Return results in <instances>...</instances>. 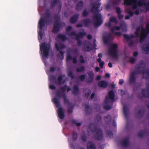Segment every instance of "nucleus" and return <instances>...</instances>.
<instances>
[{
    "mask_svg": "<svg viewBox=\"0 0 149 149\" xmlns=\"http://www.w3.org/2000/svg\"><path fill=\"white\" fill-rule=\"evenodd\" d=\"M87 149H96L95 145L92 142H89L87 145Z\"/></svg>",
    "mask_w": 149,
    "mask_h": 149,
    "instance_id": "nucleus-15",
    "label": "nucleus"
},
{
    "mask_svg": "<svg viewBox=\"0 0 149 149\" xmlns=\"http://www.w3.org/2000/svg\"><path fill=\"white\" fill-rule=\"evenodd\" d=\"M116 10L117 13L118 14V17L120 18H121L123 17V15H122L120 13V9L119 8H116Z\"/></svg>",
    "mask_w": 149,
    "mask_h": 149,
    "instance_id": "nucleus-33",
    "label": "nucleus"
},
{
    "mask_svg": "<svg viewBox=\"0 0 149 149\" xmlns=\"http://www.w3.org/2000/svg\"><path fill=\"white\" fill-rule=\"evenodd\" d=\"M105 77L107 78H109L110 77V74L108 73H107L105 74Z\"/></svg>",
    "mask_w": 149,
    "mask_h": 149,
    "instance_id": "nucleus-64",
    "label": "nucleus"
},
{
    "mask_svg": "<svg viewBox=\"0 0 149 149\" xmlns=\"http://www.w3.org/2000/svg\"><path fill=\"white\" fill-rule=\"evenodd\" d=\"M149 32V24L147 25L146 29L144 30L142 27L138 29L135 33V37H138L141 34V39L144 38L147 34Z\"/></svg>",
    "mask_w": 149,
    "mask_h": 149,
    "instance_id": "nucleus-7",
    "label": "nucleus"
},
{
    "mask_svg": "<svg viewBox=\"0 0 149 149\" xmlns=\"http://www.w3.org/2000/svg\"><path fill=\"white\" fill-rule=\"evenodd\" d=\"M72 52L74 53L77 54L78 53V50L77 49H75L73 50Z\"/></svg>",
    "mask_w": 149,
    "mask_h": 149,
    "instance_id": "nucleus-57",
    "label": "nucleus"
},
{
    "mask_svg": "<svg viewBox=\"0 0 149 149\" xmlns=\"http://www.w3.org/2000/svg\"><path fill=\"white\" fill-rule=\"evenodd\" d=\"M44 17L41 18L38 22V27L39 29L38 31L39 36L40 38L41 39H42L43 34L42 29L43 27L45 26V23L48 25L52 22V19L51 17V13L49 9H47L44 14Z\"/></svg>",
    "mask_w": 149,
    "mask_h": 149,
    "instance_id": "nucleus-1",
    "label": "nucleus"
},
{
    "mask_svg": "<svg viewBox=\"0 0 149 149\" xmlns=\"http://www.w3.org/2000/svg\"><path fill=\"white\" fill-rule=\"evenodd\" d=\"M67 87V86L66 85H64L60 89L61 91L63 92H65L66 90Z\"/></svg>",
    "mask_w": 149,
    "mask_h": 149,
    "instance_id": "nucleus-34",
    "label": "nucleus"
},
{
    "mask_svg": "<svg viewBox=\"0 0 149 149\" xmlns=\"http://www.w3.org/2000/svg\"><path fill=\"white\" fill-rule=\"evenodd\" d=\"M85 78V76L84 74H83L80 75L79 77V79L81 81H83L84 80Z\"/></svg>",
    "mask_w": 149,
    "mask_h": 149,
    "instance_id": "nucleus-43",
    "label": "nucleus"
},
{
    "mask_svg": "<svg viewBox=\"0 0 149 149\" xmlns=\"http://www.w3.org/2000/svg\"><path fill=\"white\" fill-rule=\"evenodd\" d=\"M73 63L75 64L77 62V58L75 57H74L72 59Z\"/></svg>",
    "mask_w": 149,
    "mask_h": 149,
    "instance_id": "nucleus-54",
    "label": "nucleus"
},
{
    "mask_svg": "<svg viewBox=\"0 0 149 149\" xmlns=\"http://www.w3.org/2000/svg\"><path fill=\"white\" fill-rule=\"evenodd\" d=\"M65 74H61L57 78V80L58 81V84L59 85H61L62 84H64L65 82L64 81L62 82L63 78L65 77Z\"/></svg>",
    "mask_w": 149,
    "mask_h": 149,
    "instance_id": "nucleus-20",
    "label": "nucleus"
},
{
    "mask_svg": "<svg viewBox=\"0 0 149 149\" xmlns=\"http://www.w3.org/2000/svg\"><path fill=\"white\" fill-rule=\"evenodd\" d=\"M79 16V15L78 14H76L72 17L70 20V22L72 24L75 23L78 20V18Z\"/></svg>",
    "mask_w": 149,
    "mask_h": 149,
    "instance_id": "nucleus-12",
    "label": "nucleus"
},
{
    "mask_svg": "<svg viewBox=\"0 0 149 149\" xmlns=\"http://www.w3.org/2000/svg\"><path fill=\"white\" fill-rule=\"evenodd\" d=\"M71 123L72 124H75L77 126H80L81 125V123H77V120H73L71 121Z\"/></svg>",
    "mask_w": 149,
    "mask_h": 149,
    "instance_id": "nucleus-32",
    "label": "nucleus"
},
{
    "mask_svg": "<svg viewBox=\"0 0 149 149\" xmlns=\"http://www.w3.org/2000/svg\"><path fill=\"white\" fill-rule=\"evenodd\" d=\"M81 23L84 25L85 26L88 27L91 22L90 20L89 19H84L81 20Z\"/></svg>",
    "mask_w": 149,
    "mask_h": 149,
    "instance_id": "nucleus-16",
    "label": "nucleus"
},
{
    "mask_svg": "<svg viewBox=\"0 0 149 149\" xmlns=\"http://www.w3.org/2000/svg\"><path fill=\"white\" fill-rule=\"evenodd\" d=\"M58 38L61 40L63 41H65L66 39V36L64 35L59 34L58 36Z\"/></svg>",
    "mask_w": 149,
    "mask_h": 149,
    "instance_id": "nucleus-26",
    "label": "nucleus"
},
{
    "mask_svg": "<svg viewBox=\"0 0 149 149\" xmlns=\"http://www.w3.org/2000/svg\"><path fill=\"white\" fill-rule=\"evenodd\" d=\"M65 74H61L57 78V80L58 81V84L59 85H61L62 84H64L65 82L64 81L62 82L63 78L65 77Z\"/></svg>",
    "mask_w": 149,
    "mask_h": 149,
    "instance_id": "nucleus-19",
    "label": "nucleus"
},
{
    "mask_svg": "<svg viewBox=\"0 0 149 149\" xmlns=\"http://www.w3.org/2000/svg\"><path fill=\"white\" fill-rule=\"evenodd\" d=\"M68 76L71 77L72 79L74 78V76L72 72L71 71H70L68 73Z\"/></svg>",
    "mask_w": 149,
    "mask_h": 149,
    "instance_id": "nucleus-40",
    "label": "nucleus"
},
{
    "mask_svg": "<svg viewBox=\"0 0 149 149\" xmlns=\"http://www.w3.org/2000/svg\"><path fill=\"white\" fill-rule=\"evenodd\" d=\"M99 86L100 87H102V80H101L98 83Z\"/></svg>",
    "mask_w": 149,
    "mask_h": 149,
    "instance_id": "nucleus-53",
    "label": "nucleus"
},
{
    "mask_svg": "<svg viewBox=\"0 0 149 149\" xmlns=\"http://www.w3.org/2000/svg\"><path fill=\"white\" fill-rule=\"evenodd\" d=\"M117 47V45L116 44H113L112 45V48L113 49V52L115 53L116 52L115 49Z\"/></svg>",
    "mask_w": 149,
    "mask_h": 149,
    "instance_id": "nucleus-50",
    "label": "nucleus"
},
{
    "mask_svg": "<svg viewBox=\"0 0 149 149\" xmlns=\"http://www.w3.org/2000/svg\"><path fill=\"white\" fill-rule=\"evenodd\" d=\"M62 3L61 2H59V6L58 7V13H59L61 10V8L62 7Z\"/></svg>",
    "mask_w": 149,
    "mask_h": 149,
    "instance_id": "nucleus-37",
    "label": "nucleus"
},
{
    "mask_svg": "<svg viewBox=\"0 0 149 149\" xmlns=\"http://www.w3.org/2000/svg\"><path fill=\"white\" fill-rule=\"evenodd\" d=\"M95 70L96 72H98L100 70V68L99 67H97L95 68Z\"/></svg>",
    "mask_w": 149,
    "mask_h": 149,
    "instance_id": "nucleus-63",
    "label": "nucleus"
},
{
    "mask_svg": "<svg viewBox=\"0 0 149 149\" xmlns=\"http://www.w3.org/2000/svg\"><path fill=\"white\" fill-rule=\"evenodd\" d=\"M72 29V27L70 26H68L66 29V31L68 32V33H70L71 32H69Z\"/></svg>",
    "mask_w": 149,
    "mask_h": 149,
    "instance_id": "nucleus-39",
    "label": "nucleus"
},
{
    "mask_svg": "<svg viewBox=\"0 0 149 149\" xmlns=\"http://www.w3.org/2000/svg\"><path fill=\"white\" fill-rule=\"evenodd\" d=\"M96 40L93 41V43L90 42L88 41H86L84 43V49L86 52H89L93 49H96Z\"/></svg>",
    "mask_w": 149,
    "mask_h": 149,
    "instance_id": "nucleus-8",
    "label": "nucleus"
},
{
    "mask_svg": "<svg viewBox=\"0 0 149 149\" xmlns=\"http://www.w3.org/2000/svg\"><path fill=\"white\" fill-rule=\"evenodd\" d=\"M49 88L50 89L52 90L55 89L56 88V87L52 85H50L49 86Z\"/></svg>",
    "mask_w": 149,
    "mask_h": 149,
    "instance_id": "nucleus-52",
    "label": "nucleus"
},
{
    "mask_svg": "<svg viewBox=\"0 0 149 149\" xmlns=\"http://www.w3.org/2000/svg\"><path fill=\"white\" fill-rule=\"evenodd\" d=\"M91 93V90H89V92L86 93V94H85V97H86L87 98H88L89 97Z\"/></svg>",
    "mask_w": 149,
    "mask_h": 149,
    "instance_id": "nucleus-48",
    "label": "nucleus"
},
{
    "mask_svg": "<svg viewBox=\"0 0 149 149\" xmlns=\"http://www.w3.org/2000/svg\"><path fill=\"white\" fill-rule=\"evenodd\" d=\"M65 25V24L64 22H59L58 21H55L53 25V32L55 34L58 33L59 31L60 28L64 27Z\"/></svg>",
    "mask_w": 149,
    "mask_h": 149,
    "instance_id": "nucleus-9",
    "label": "nucleus"
},
{
    "mask_svg": "<svg viewBox=\"0 0 149 149\" xmlns=\"http://www.w3.org/2000/svg\"><path fill=\"white\" fill-rule=\"evenodd\" d=\"M77 35L78 36V38H82L86 35V33L84 32H80L78 34H77Z\"/></svg>",
    "mask_w": 149,
    "mask_h": 149,
    "instance_id": "nucleus-28",
    "label": "nucleus"
},
{
    "mask_svg": "<svg viewBox=\"0 0 149 149\" xmlns=\"http://www.w3.org/2000/svg\"><path fill=\"white\" fill-rule=\"evenodd\" d=\"M79 60L80 62L82 63H84L85 62L83 56L82 55L80 56Z\"/></svg>",
    "mask_w": 149,
    "mask_h": 149,
    "instance_id": "nucleus-35",
    "label": "nucleus"
},
{
    "mask_svg": "<svg viewBox=\"0 0 149 149\" xmlns=\"http://www.w3.org/2000/svg\"><path fill=\"white\" fill-rule=\"evenodd\" d=\"M99 3H94L91 10V12L94 14H95L93 16V18L94 21L93 24V26L94 28H96L100 26L102 24V21L101 19V15L99 13L96 14L99 12L98 8L100 6Z\"/></svg>",
    "mask_w": 149,
    "mask_h": 149,
    "instance_id": "nucleus-2",
    "label": "nucleus"
},
{
    "mask_svg": "<svg viewBox=\"0 0 149 149\" xmlns=\"http://www.w3.org/2000/svg\"><path fill=\"white\" fill-rule=\"evenodd\" d=\"M70 107H68L67 111L69 113H71L72 112L73 110L74 107V105L72 104L70 105H69Z\"/></svg>",
    "mask_w": 149,
    "mask_h": 149,
    "instance_id": "nucleus-25",
    "label": "nucleus"
},
{
    "mask_svg": "<svg viewBox=\"0 0 149 149\" xmlns=\"http://www.w3.org/2000/svg\"><path fill=\"white\" fill-rule=\"evenodd\" d=\"M84 6V2L83 1H80L78 3L75 7L76 10L78 11H80L83 8Z\"/></svg>",
    "mask_w": 149,
    "mask_h": 149,
    "instance_id": "nucleus-11",
    "label": "nucleus"
},
{
    "mask_svg": "<svg viewBox=\"0 0 149 149\" xmlns=\"http://www.w3.org/2000/svg\"><path fill=\"white\" fill-rule=\"evenodd\" d=\"M101 79V77L100 76L98 75L97 76L96 79L97 81H99Z\"/></svg>",
    "mask_w": 149,
    "mask_h": 149,
    "instance_id": "nucleus-60",
    "label": "nucleus"
},
{
    "mask_svg": "<svg viewBox=\"0 0 149 149\" xmlns=\"http://www.w3.org/2000/svg\"><path fill=\"white\" fill-rule=\"evenodd\" d=\"M54 18L55 19V21H58V22H59L61 19V15L59 13L56 14L54 16Z\"/></svg>",
    "mask_w": 149,
    "mask_h": 149,
    "instance_id": "nucleus-29",
    "label": "nucleus"
},
{
    "mask_svg": "<svg viewBox=\"0 0 149 149\" xmlns=\"http://www.w3.org/2000/svg\"><path fill=\"white\" fill-rule=\"evenodd\" d=\"M55 47L57 50L59 51L61 49L65 48V46L64 44L61 43L58 44V43H56L55 44Z\"/></svg>",
    "mask_w": 149,
    "mask_h": 149,
    "instance_id": "nucleus-14",
    "label": "nucleus"
},
{
    "mask_svg": "<svg viewBox=\"0 0 149 149\" xmlns=\"http://www.w3.org/2000/svg\"><path fill=\"white\" fill-rule=\"evenodd\" d=\"M49 79L51 81H56V77L54 75H51L49 77Z\"/></svg>",
    "mask_w": 149,
    "mask_h": 149,
    "instance_id": "nucleus-36",
    "label": "nucleus"
},
{
    "mask_svg": "<svg viewBox=\"0 0 149 149\" xmlns=\"http://www.w3.org/2000/svg\"><path fill=\"white\" fill-rule=\"evenodd\" d=\"M107 83L106 82H103V88H105L107 86Z\"/></svg>",
    "mask_w": 149,
    "mask_h": 149,
    "instance_id": "nucleus-56",
    "label": "nucleus"
},
{
    "mask_svg": "<svg viewBox=\"0 0 149 149\" xmlns=\"http://www.w3.org/2000/svg\"><path fill=\"white\" fill-rule=\"evenodd\" d=\"M53 102L55 104L56 107L59 108L57 110V112L58 117L61 119H64L65 117V113L63 108L60 107V103L58 99L56 97H54L53 99Z\"/></svg>",
    "mask_w": 149,
    "mask_h": 149,
    "instance_id": "nucleus-5",
    "label": "nucleus"
},
{
    "mask_svg": "<svg viewBox=\"0 0 149 149\" xmlns=\"http://www.w3.org/2000/svg\"><path fill=\"white\" fill-rule=\"evenodd\" d=\"M95 95V93H93L91 95V98L92 99H93Z\"/></svg>",
    "mask_w": 149,
    "mask_h": 149,
    "instance_id": "nucleus-58",
    "label": "nucleus"
},
{
    "mask_svg": "<svg viewBox=\"0 0 149 149\" xmlns=\"http://www.w3.org/2000/svg\"><path fill=\"white\" fill-rule=\"evenodd\" d=\"M143 52L144 53H149V44L145 45L143 49Z\"/></svg>",
    "mask_w": 149,
    "mask_h": 149,
    "instance_id": "nucleus-24",
    "label": "nucleus"
},
{
    "mask_svg": "<svg viewBox=\"0 0 149 149\" xmlns=\"http://www.w3.org/2000/svg\"><path fill=\"white\" fill-rule=\"evenodd\" d=\"M85 70V67L84 66H81L80 68H77L76 69V71L77 72H81Z\"/></svg>",
    "mask_w": 149,
    "mask_h": 149,
    "instance_id": "nucleus-27",
    "label": "nucleus"
},
{
    "mask_svg": "<svg viewBox=\"0 0 149 149\" xmlns=\"http://www.w3.org/2000/svg\"><path fill=\"white\" fill-rule=\"evenodd\" d=\"M65 52L60 51V53L58 54L57 55V57L59 60H63L64 57Z\"/></svg>",
    "mask_w": 149,
    "mask_h": 149,
    "instance_id": "nucleus-23",
    "label": "nucleus"
},
{
    "mask_svg": "<svg viewBox=\"0 0 149 149\" xmlns=\"http://www.w3.org/2000/svg\"><path fill=\"white\" fill-rule=\"evenodd\" d=\"M82 24H78L76 25V26L77 27H82L83 26Z\"/></svg>",
    "mask_w": 149,
    "mask_h": 149,
    "instance_id": "nucleus-59",
    "label": "nucleus"
},
{
    "mask_svg": "<svg viewBox=\"0 0 149 149\" xmlns=\"http://www.w3.org/2000/svg\"><path fill=\"white\" fill-rule=\"evenodd\" d=\"M81 139L83 142H85L87 140V137L85 133L84 134H81Z\"/></svg>",
    "mask_w": 149,
    "mask_h": 149,
    "instance_id": "nucleus-30",
    "label": "nucleus"
},
{
    "mask_svg": "<svg viewBox=\"0 0 149 149\" xmlns=\"http://www.w3.org/2000/svg\"><path fill=\"white\" fill-rule=\"evenodd\" d=\"M56 68L53 66H52L49 68V71L52 72H54L56 70Z\"/></svg>",
    "mask_w": 149,
    "mask_h": 149,
    "instance_id": "nucleus-46",
    "label": "nucleus"
},
{
    "mask_svg": "<svg viewBox=\"0 0 149 149\" xmlns=\"http://www.w3.org/2000/svg\"><path fill=\"white\" fill-rule=\"evenodd\" d=\"M78 137V134L77 132H74L72 135V139L73 141H76Z\"/></svg>",
    "mask_w": 149,
    "mask_h": 149,
    "instance_id": "nucleus-31",
    "label": "nucleus"
},
{
    "mask_svg": "<svg viewBox=\"0 0 149 149\" xmlns=\"http://www.w3.org/2000/svg\"><path fill=\"white\" fill-rule=\"evenodd\" d=\"M79 92V89L78 86L77 85H75L73 86V90L72 93L75 95H77Z\"/></svg>",
    "mask_w": 149,
    "mask_h": 149,
    "instance_id": "nucleus-22",
    "label": "nucleus"
},
{
    "mask_svg": "<svg viewBox=\"0 0 149 149\" xmlns=\"http://www.w3.org/2000/svg\"><path fill=\"white\" fill-rule=\"evenodd\" d=\"M62 97L63 99L65 104H67L68 106L72 104L70 102L69 99L67 98L66 95L65 93L62 94Z\"/></svg>",
    "mask_w": 149,
    "mask_h": 149,
    "instance_id": "nucleus-13",
    "label": "nucleus"
},
{
    "mask_svg": "<svg viewBox=\"0 0 149 149\" xmlns=\"http://www.w3.org/2000/svg\"><path fill=\"white\" fill-rule=\"evenodd\" d=\"M88 15V13L86 9H85L83 13V16L84 17H86Z\"/></svg>",
    "mask_w": 149,
    "mask_h": 149,
    "instance_id": "nucleus-44",
    "label": "nucleus"
},
{
    "mask_svg": "<svg viewBox=\"0 0 149 149\" xmlns=\"http://www.w3.org/2000/svg\"><path fill=\"white\" fill-rule=\"evenodd\" d=\"M120 29V28L118 26H116L114 27L112 30L113 31L115 32L116 31Z\"/></svg>",
    "mask_w": 149,
    "mask_h": 149,
    "instance_id": "nucleus-51",
    "label": "nucleus"
},
{
    "mask_svg": "<svg viewBox=\"0 0 149 149\" xmlns=\"http://www.w3.org/2000/svg\"><path fill=\"white\" fill-rule=\"evenodd\" d=\"M124 38L127 39H129L130 37H129L127 35H124Z\"/></svg>",
    "mask_w": 149,
    "mask_h": 149,
    "instance_id": "nucleus-62",
    "label": "nucleus"
},
{
    "mask_svg": "<svg viewBox=\"0 0 149 149\" xmlns=\"http://www.w3.org/2000/svg\"><path fill=\"white\" fill-rule=\"evenodd\" d=\"M145 0H125L124 4L125 5H132L133 8H137L139 6H143L148 10L149 9V3L146 4Z\"/></svg>",
    "mask_w": 149,
    "mask_h": 149,
    "instance_id": "nucleus-3",
    "label": "nucleus"
},
{
    "mask_svg": "<svg viewBox=\"0 0 149 149\" xmlns=\"http://www.w3.org/2000/svg\"><path fill=\"white\" fill-rule=\"evenodd\" d=\"M94 80V77H88L87 82L89 83L92 82Z\"/></svg>",
    "mask_w": 149,
    "mask_h": 149,
    "instance_id": "nucleus-47",
    "label": "nucleus"
},
{
    "mask_svg": "<svg viewBox=\"0 0 149 149\" xmlns=\"http://www.w3.org/2000/svg\"><path fill=\"white\" fill-rule=\"evenodd\" d=\"M96 119L97 120L98 122L101 120V118L100 116H98L96 118Z\"/></svg>",
    "mask_w": 149,
    "mask_h": 149,
    "instance_id": "nucleus-55",
    "label": "nucleus"
},
{
    "mask_svg": "<svg viewBox=\"0 0 149 149\" xmlns=\"http://www.w3.org/2000/svg\"><path fill=\"white\" fill-rule=\"evenodd\" d=\"M69 36H75L76 37V39L77 40V43L78 45L79 46H81L82 44V42L81 40L79 39L78 38V36L77 35V34L74 31H72L70 33H68Z\"/></svg>",
    "mask_w": 149,
    "mask_h": 149,
    "instance_id": "nucleus-10",
    "label": "nucleus"
},
{
    "mask_svg": "<svg viewBox=\"0 0 149 149\" xmlns=\"http://www.w3.org/2000/svg\"><path fill=\"white\" fill-rule=\"evenodd\" d=\"M87 38L89 40L91 39L92 38V36L90 35H88L87 36Z\"/></svg>",
    "mask_w": 149,
    "mask_h": 149,
    "instance_id": "nucleus-61",
    "label": "nucleus"
},
{
    "mask_svg": "<svg viewBox=\"0 0 149 149\" xmlns=\"http://www.w3.org/2000/svg\"><path fill=\"white\" fill-rule=\"evenodd\" d=\"M63 93H61L60 91H58L56 92V95L58 97L60 98L61 97H62V94Z\"/></svg>",
    "mask_w": 149,
    "mask_h": 149,
    "instance_id": "nucleus-38",
    "label": "nucleus"
},
{
    "mask_svg": "<svg viewBox=\"0 0 149 149\" xmlns=\"http://www.w3.org/2000/svg\"><path fill=\"white\" fill-rule=\"evenodd\" d=\"M85 111L87 114H90L92 113V110L91 109H90L89 106L88 104H85Z\"/></svg>",
    "mask_w": 149,
    "mask_h": 149,
    "instance_id": "nucleus-18",
    "label": "nucleus"
},
{
    "mask_svg": "<svg viewBox=\"0 0 149 149\" xmlns=\"http://www.w3.org/2000/svg\"><path fill=\"white\" fill-rule=\"evenodd\" d=\"M114 97V93L113 92L111 91H110L109 93L108 98H106L107 100L109 101H111L113 100Z\"/></svg>",
    "mask_w": 149,
    "mask_h": 149,
    "instance_id": "nucleus-17",
    "label": "nucleus"
},
{
    "mask_svg": "<svg viewBox=\"0 0 149 149\" xmlns=\"http://www.w3.org/2000/svg\"><path fill=\"white\" fill-rule=\"evenodd\" d=\"M88 128L92 132H95L96 131V132L94 135L95 139L97 140H101L102 139V131L100 129L97 130V127L94 123L90 124L88 127Z\"/></svg>",
    "mask_w": 149,
    "mask_h": 149,
    "instance_id": "nucleus-4",
    "label": "nucleus"
},
{
    "mask_svg": "<svg viewBox=\"0 0 149 149\" xmlns=\"http://www.w3.org/2000/svg\"><path fill=\"white\" fill-rule=\"evenodd\" d=\"M88 73L89 77H94V74L93 71H90Z\"/></svg>",
    "mask_w": 149,
    "mask_h": 149,
    "instance_id": "nucleus-41",
    "label": "nucleus"
},
{
    "mask_svg": "<svg viewBox=\"0 0 149 149\" xmlns=\"http://www.w3.org/2000/svg\"><path fill=\"white\" fill-rule=\"evenodd\" d=\"M72 59V57L70 54L68 55L66 57V60L67 61H70Z\"/></svg>",
    "mask_w": 149,
    "mask_h": 149,
    "instance_id": "nucleus-49",
    "label": "nucleus"
},
{
    "mask_svg": "<svg viewBox=\"0 0 149 149\" xmlns=\"http://www.w3.org/2000/svg\"><path fill=\"white\" fill-rule=\"evenodd\" d=\"M50 45L49 43H46L45 42L42 43L40 45V50L42 52V56L45 57L47 58L49 55Z\"/></svg>",
    "mask_w": 149,
    "mask_h": 149,
    "instance_id": "nucleus-6",
    "label": "nucleus"
},
{
    "mask_svg": "<svg viewBox=\"0 0 149 149\" xmlns=\"http://www.w3.org/2000/svg\"><path fill=\"white\" fill-rule=\"evenodd\" d=\"M94 106L95 107V109L97 110H99L100 109V105H99V104H94Z\"/></svg>",
    "mask_w": 149,
    "mask_h": 149,
    "instance_id": "nucleus-45",
    "label": "nucleus"
},
{
    "mask_svg": "<svg viewBox=\"0 0 149 149\" xmlns=\"http://www.w3.org/2000/svg\"><path fill=\"white\" fill-rule=\"evenodd\" d=\"M97 61L100 63V66L101 68H102V62H101V58H99L97 59Z\"/></svg>",
    "mask_w": 149,
    "mask_h": 149,
    "instance_id": "nucleus-42",
    "label": "nucleus"
},
{
    "mask_svg": "<svg viewBox=\"0 0 149 149\" xmlns=\"http://www.w3.org/2000/svg\"><path fill=\"white\" fill-rule=\"evenodd\" d=\"M61 2L59 0H53V1L51 3L50 8L51 9H52L55 6L57 3L59 4V2Z\"/></svg>",
    "mask_w": 149,
    "mask_h": 149,
    "instance_id": "nucleus-21",
    "label": "nucleus"
}]
</instances>
